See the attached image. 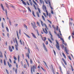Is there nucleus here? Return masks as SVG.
Wrapping results in <instances>:
<instances>
[{
  "label": "nucleus",
  "instance_id": "obj_44",
  "mask_svg": "<svg viewBox=\"0 0 74 74\" xmlns=\"http://www.w3.org/2000/svg\"><path fill=\"white\" fill-rule=\"evenodd\" d=\"M71 69L72 71H74V69H73V66H72V65H71Z\"/></svg>",
  "mask_w": 74,
  "mask_h": 74
},
{
  "label": "nucleus",
  "instance_id": "obj_36",
  "mask_svg": "<svg viewBox=\"0 0 74 74\" xmlns=\"http://www.w3.org/2000/svg\"><path fill=\"white\" fill-rule=\"evenodd\" d=\"M43 14L46 18H47V15H46V14H45V13H43Z\"/></svg>",
  "mask_w": 74,
  "mask_h": 74
},
{
  "label": "nucleus",
  "instance_id": "obj_10",
  "mask_svg": "<svg viewBox=\"0 0 74 74\" xmlns=\"http://www.w3.org/2000/svg\"><path fill=\"white\" fill-rule=\"evenodd\" d=\"M65 51L66 53L67 54V55H69V53H68V52L69 51V50L67 49V47H65Z\"/></svg>",
  "mask_w": 74,
  "mask_h": 74
},
{
  "label": "nucleus",
  "instance_id": "obj_38",
  "mask_svg": "<svg viewBox=\"0 0 74 74\" xmlns=\"http://www.w3.org/2000/svg\"><path fill=\"white\" fill-rule=\"evenodd\" d=\"M27 67V65L26 64H25L24 65V68H26Z\"/></svg>",
  "mask_w": 74,
  "mask_h": 74
},
{
  "label": "nucleus",
  "instance_id": "obj_30",
  "mask_svg": "<svg viewBox=\"0 0 74 74\" xmlns=\"http://www.w3.org/2000/svg\"><path fill=\"white\" fill-rule=\"evenodd\" d=\"M4 65L5 66H6V62L5 61V60H4Z\"/></svg>",
  "mask_w": 74,
  "mask_h": 74
},
{
  "label": "nucleus",
  "instance_id": "obj_21",
  "mask_svg": "<svg viewBox=\"0 0 74 74\" xmlns=\"http://www.w3.org/2000/svg\"><path fill=\"white\" fill-rule=\"evenodd\" d=\"M62 55H63L64 57V58L65 59H66V55L64 53H62Z\"/></svg>",
  "mask_w": 74,
  "mask_h": 74
},
{
  "label": "nucleus",
  "instance_id": "obj_60",
  "mask_svg": "<svg viewBox=\"0 0 74 74\" xmlns=\"http://www.w3.org/2000/svg\"><path fill=\"white\" fill-rule=\"evenodd\" d=\"M41 24L42 25H43L44 23H43V22H42V21H41Z\"/></svg>",
  "mask_w": 74,
  "mask_h": 74
},
{
  "label": "nucleus",
  "instance_id": "obj_11",
  "mask_svg": "<svg viewBox=\"0 0 74 74\" xmlns=\"http://www.w3.org/2000/svg\"><path fill=\"white\" fill-rule=\"evenodd\" d=\"M62 60L64 64H65V65H67V63H66V61L65 60H64V59L62 58Z\"/></svg>",
  "mask_w": 74,
  "mask_h": 74
},
{
  "label": "nucleus",
  "instance_id": "obj_13",
  "mask_svg": "<svg viewBox=\"0 0 74 74\" xmlns=\"http://www.w3.org/2000/svg\"><path fill=\"white\" fill-rule=\"evenodd\" d=\"M9 50L10 51V52H12V48H11V47H10V46H9Z\"/></svg>",
  "mask_w": 74,
  "mask_h": 74
},
{
  "label": "nucleus",
  "instance_id": "obj_6",
  "mask_svg": "<svg viewBox=\"0 0 74 74\" xmlns=\"http://www.w3.org/2000/svg\"><path fill=\"white\" fill-rule=\"evenodd\" d=\"M31 24L32 25V27H33L34 29H35V27H37L36 25V23L35 22H34V24H33L32 23H31Z\"/></svg>",
  "mask_w": 74,
  "mask_h": 74
},
{
  "label": "nucleus",
  "instance_id": "obj_16",
  "mask_svg": "<svg viewBox=\"0 0 74 74\" xmlns=\"http://www.w3.org/2000/svg\"><path fill=\"white\" fill-rule=\"evenodd\" d=\"M31 34L33 37H34V38H37V37H36V35H35L33 33H31Z\"/></svg>",
  "mask_w": 74,
  "mask_h": 74
},
{
  "label": "nucleus",
  "instance_id": "obj_34",
  "mask_svg": "<svg viewBox=\"0 0 74 74\" xmlns=\"http://www.w3.org/2000/svg\"><path fill=\"white\" fill-rule=\"evenodd\" d=\"M33 62L32 60L31 59H30V63L31 64H33Z\"/></svg>",
  "mask_w": 74,
  "mask_h": 74
},
{
  "label": "nucleus",
  "instance_id": "obj_24",
  "mask_svg": "<svg viewBox=\"0 0 74 74\" xmlns=\"http://www.w3.org/2000/svg\"><path fill=\"white\" fill-rule=\"evenodd\" d=\"M5 53L4 54L5 57L6 59H7V57L6 56V54H7V53L6 52V51H5Z\"/></svg>",
  "mask_w": 74,
  "mask_h": 74
},
{
  "label": "nucleus",
  "instance_id": "obj_33",
  "mask_svg": "<svg viewBox=\"0 0 74 74\" xmlns=\"http://www.w3.org/2000/svg\"><path fill=\"white\" fill-rule=\"evenodd\" d=\"M27 57H28V59H30V57H29V53H28L27 55Z\"/></svg>",
  "mask_w": 74,
  "mask_h": 74
},
{
  "label": "nucleus",
  "instance_id": "obj_23",
  "mask_svg": "<svg viewBox=\"0 0 74 74\" xmlns=\"http://www.w3.org/2000/svg\"><path fill=\"white\" fill-rule=\"evenodd\" d=\"M36 14L37 15L38 17L39 18L40 17V15H39V13H38V12H37Z\"/></svg>",
  "mask_w": 74,
  "mask_h": 74
},
{
  "label": "nucleus",
  "instance_id": "obj_58",
  "mask_svg": "<svg viewBox=\"0 0 74 74\" xmlns=\"http://www.w3.org/2000/svg\"><path fill=\"white\" fill-rule=\"evenodd\" d=\"M41 69H42V70L43 71H45V70H44L43 69V68H42V66H41Z\"/></svg>",
  "mask_w": 74,
  "mask_h": 74
},
{
  "label": "nucleus",
  "instance_id": "obj_42",
  "mask_svg": "<svg viewBox=\"0 0 74 74\" xmlns=\"http://www.w3.org/2000/svg\"><path fill=\"white\" fill-rule=\"evenodd\" d=\"M69 24L70 26V27L71 26H72V23H71V22H69Z\"/></svg>",
  "mask_w": 74,
  "mask_h": 74
},
{
  "label": "nucleus",
  "instance_id": "obj_46",
  "mask_svg": "<svg viewBox=\"0 0 74 74\" xmlns=\"http://www.w3.org/2000/svg\"><path fill=\"white\" fill-rule=\"evenodd\" d=\"M51 13L52 14H53V10H51Z\"/></svg>",
  "mask_w": 74,
  "mask_h": 74
},
{
  "label": "nucleus",
  "instance_id": "obj_15",
  "mask_svg": "<svg viewBox=\"0 0 74 74\" xmlns=\"http://www.w3.org/2000/svg\"><path fill=\"white\" fill-rule=\"evenodd\" d=\"M21 1L22 2V3L23 4H24L25 5H26L27 4L26 2H25V1H24L23 0H21Z\"/></svg>",
  "mask_w": 74,
  "mask_h": 74
},
{
  "label": "nucleus",
  "instance_id": "obj_48",
  "mask_svg": "<svg viewBox=\"0 0 74 74\" xmlns=\"http://www.w3.org/2000/svg\"><path fill=\"white\" fill-rule=\"evenodd\" d=\"M49 7L51 6V2H50V1L49 2Z\"/></svg>",
  "mask_w": 74,
  "mask_h": 74
},
{
  "label": "nucleus",
  "instance_id": "obj_61",
  "mask_svg": "<svg viewBox=\"0 0 74 74\" xmlns=\"http://www.w3.org/2000/svg\"><path fill=\"white\" fill-rule=\"evenodd\" d=\"M46 45H48V41H47L46 42Z\"/></svg>",
  "mask_w": 74,
  "mask_h": 74
},
{
  "label": "nucleus",
  "instance_id": "obj_18",
  "mask_svg": "<svg viewBox=\"0 0 74 74\" xmlns=\"http://www.w3.org/2000/svg\"><path fill=\"white\" fill-rule=\"evenodd\" d=\"M42 38V40L43 41H45V40H47V38H46V37H43V39Z\"/></svg>",
  "mask_w": 74,
  "mask_h": 74
},
{
  "label": "nucleus",
  "instance_id": "obj_43",
  "mask_svg": "<svg viewBox=\"0 0 74 74\" xmlns=\"http://www.w3.org/2000/svg\"><path fill=\"white\" fill-rule=\"evenodd\" d=\"M19 58H20L19 55H18V62H19Z\"/></svg>",
  "mask_w": 74,
  "mask_h": 74
},
{
  "label": "nucleus",
  "instance_id": "obj_1",
  "mask_svg": "<svg viewBox=\"0 0 74 74\" xmlns=\"http://www.w3.org/2000/svg\"><path fill=\"white\" fill-rule=\"evenodd\" d=\"M39 0L40 1V4H42L43 3V10L44 11H46L47 16H48V12L47 10V8H46V6H45V5H44V1L43 0L42 1V0Z\"/></svg>",
  "mask_w": 74,
  "mask_h": 74
},
{
  "label": "nucleus",
  "instance_id": "obj_32",
  "mask_svg": "<svg viewBox=\"0 0 74 74\" xmlns=\"http://www.w3.org/2000/svg\"><path fill=\"white\" fill-rule=\"evenodd\" d=\"M38 10V11L39 13H41V12L40 10V8H37Z\"/></svg>",
  "mask_w": 74,
  "mask_h": 74
},
{
  "label": "nucleus",
  "instance_id": "obj_57",
  "mask_svg": "<svg viewBox=\"0 0 74 74\" xmlns=\"http://www.w3.org/2000/svg\"><path fill=\"white\" fill-rule=\"evenodd\" d=\"M5 5L7 8H8V6L7 3H5Z\"/></svg>",
  "mask_w": 74,
  "mask_h": 74
},
{
  "label": "nucleus",
  "instance_id": "obj_59",
  "mask_svg": "<svg viewBox=\"0 0 74 74\" xmlns=\"http://www.w3.org/2000/svg\"><path fill=\"white\" fill-rule=\"evenodd\" d=\"M20 42L21 45H22V41H21V40H20Z\"/></svg>",
  "mask_w": 74,
  "mask_h": 74
},
{
  "label": "nucleus",
  "instance_id": "obj_29",
  "mask_svg": "<svg viewBox=\"0 0 74 74\" xmlns=\"http://www.w3.org/2000/svg\"><path fill=\"white\" fill-rule=\"evenodd\" d=\"M32 1H33V3H34V4H35V5H37V3H36V2H35V1H34V0H33Z\"/></svg>",
  "mask_w": 74,
  "mask_h": 74
},
{
  "label": "nucleus",
  "instance_id": "obj_28",
  "mask_svg": "<svg viewBox=\"0 0 74 74\" xmlns=\"http://www.w3.org/2000/svg\"><path fill=\"white\" fill-rule=\"evenodd\" d=\"M42 18L43 19V20L44 21H45V18L44 17V16L42 15Z\"/></svg>",
  "mask_w": 74,
  "mask_h": 74
},
{
  "label": "nucleus",
  "instance_id": "obj_4",
  "mask_svg": "<svg viewBox=\"0 0 74 74\" xmlns=\"http://www.w3.org/2000/svg\"><path fill=\"white\" fill-rule=\"evenodd\" d=\"M15 40L16 41V44L17 45H15V48L17 51H18V41H17V40H16V39H15Z\"/></svg>",
  "mask_w": 74,
  "mask_h": 74
},
{
  "label": "nucleus",
  "instance_id": "obj_49",
  "mask_svg": "<svg viewBox=\"0 0 74 74\" xmlns=\"http://www.w3.org/2000/svg\"><path fill=\"white\" fill-rule=\"evenodd\" d=\"M6 29L7 32H9V29H8V28H7V27H6Z\"/></svg>",
  "mask_w": 74,
  "mask_h": 74
},
{
  "label": "nucleus",
  "instance_id": "obj_64",
  "mask_svg": "<svg viewBox=\"0 0 74 74\" xmlns=\"http://www.w3.org/2000/svg\"><path fill=\"white\" fill-rule=\"evenodd\" d=\"M18 24H14V26H18Z\"/></svg>",
  "mask_w": 74,
  "mask_h": 74
},
{
  "label": "nucleus",
  "instance_id": "obj_55",
  "mask_svg": "<svg viewBox=\"0 0 74 74\" xmlns=\"http://www.w3.org/2000/svg\"><path fill=\"white\" fill-rule=\"evenodd\" d=\"M53 52L54 53V55H56V52H55V50H53Z\"/></svg>",
  "mask_w": 74,
  "mask_h": 74
},
{
  "label": "nucleus",
  "instance_id": "obj_37",
  "mask_svg": "<svg viewBox=\"0 0 74 74\" xmlns=\"http://www.w3.org/2000/svg\"><path fill=\"white\" fill-rule=\"evenodd\" d=\"M43 14L46 18H47V15H46V14H45V13H43Z\"/></svg>",
  "mask_w": 74,
  "mask_h": 74
},
{
  "label": "nucleus",
  "instance_id": "obj_40",
  "mask_svg": "<svg viewBox=\"0 0 74 74\" xmlns=\"http://www.w3.org/2000/svg\"><path fill=\"white\" fill-rule=\"evenodd\" d=\"M5 12L6 13V15L7 16V10H5Z\"/></svg>",
  "mask_w": 74,
  "mask_h": 74
},
{
  "label": "nucleus",
  "instance_id": "obj_50",
  "mask_svg": "<svg viewBox=\"0 0 74 74\" xmlns=\"http://www.w3.org/2000/svg\"><path fill=\"white\" fill-rule=\"evenodd\" d=\"M24 26L25 27L26 29H27V26L26 25H24Z\"/></svg>",
  "mask_w": 74,
  "mask_h": 74
},
{
  "label": "nucleus",
  "instance_id": "obj_27",
  "mask_svg": "<svg viewBox=\"0 0 74 74\" xmlns=\"http://www.w3.org/2000/svg\"><path fill=\"white\" fill-rule=\"evenodd\" d=\"M27 9H28V11H29L30 12H32V11H31V10H30V8H29V7H28Z\"/></svg>",
  "mask_w": 74,
  "mask_h": 74
},
{
  "label": "nucleus",
  "instance_id": "obj_63",
  "mask_svg": "<svg viewBox=\"0 0 74 74\" xmlns=\"http://www.w3.org/2000/svg\"><path fill=\"white\" fill-rule=\"evenodd\" d=\"M52 27H53V28L54 29H55V26H54V25H52Z\"/></svg>",
  "mask_w": 74,
  "mask_h": 74
},
{
  "label": "nucleus",
  "instance_id": "obj_12",
  "mask_svg": "<svg viewBox=\"0 0 74 74\" xmlns=\"http://www.w3.org/2000/svg\"><path fill=\"white\" fill-rule=\"evenodd\" d=\"M44 25H45V26L46 27V29H48V27H47V25H46L45 23H44L42 25V26H44Z\"/></svg>",
  "mask_w": 74,
  "mask_h": 74
},
{
  "label": "nucleus",
  "instance_id": "obj_41",
  "mask_svg": "<svg viewBox=\"0 0 74 74\" xmlns=\"http://www.w3.org/2000/svg\"><path fill=\"white\" fill-rule=\"evenodd\" d=\"M47 21H48V22H49L50 24H52V22H51V21H49V20L48 19H47Z\"/></svg>",
  "mask_w": 74,
  "mask_h": 74
},
{
  "label": "nucleus",
  "instance_id": "obj_47",
  "mask_svg": "<svg viewBox=\"0 0 74 74\" xmlns=\"http://www.w3.org/2000/svg\"><path fill=\"white\" fill-rule=\"evenodd\" d=\"M1 25H2V27L3 29V28H4V24H3V23H1Z\"/></svg>",
  "mask_w": 74,
  "mask_h": 74
},
{
  "label": "nucleus",
  "instance_id": "obj_56",
  "mask_svg": "<svg viewBox=\"0 0 74 74\" xmlns=\"http://www.w3.org/2000/svg\"><path fill=\"white\" fill-rule=\"evenodd\" d=\"M7 36H8V38H9L10 37H9L10 34H8V33L7 34Z\"/></svg>",
  "mask_w": 74,
  "mask_h": 74
},
{
  "label": "nucleus",
  "instance_id": "obj_54",
  "mask_svg": "<svg viewBox=\"0 0 74 74\" xmlns=\"http://www.w3.org/2000/svg\"><path fill=\"white\" fill-rule=\"evenodd\" d=\"M15 72L16 74H17V69H16L15 70Z\"/></svg>",
  "mask_w": 74,
  "mask_h": 74
},
{
  "label": "nucleus",
  "instance_id": "obj_39",
  "mask_svg": "<svg viewBox=\"0 0 74 74\" xmlns=\"http://www.w3.org/2000/svg\"><path fill=\"white\" fill-rule=\"evenodd\" d=\"M33 5H34V7L35 9L36 10H37V8H36V6H35V5L34 4Z\"/></svg>",
  "mask_w": 74,
  "mask_h": 74
},
{
  "label": "nucleus",
  "instance_id": "obj_2",
  "mask_svg": "<svg viewBox=\"0 0 74 74\" xmlns=\"http://www.w3.org/2000/svg\"><path fill=\"white\" fill-rule=\"evenodd\" d=\"M37 69V66L35 64H34V65H33L32 66V67H31V71L32 74H33V72H34L35 69Z\"/></svg>",
  "mask_w": 74,
  "mask_h": 74
},
{
  "label": "nucleus",
  "instance_id": "obj_62",
  "mask_svg": "<svg viewBox=\"0 0 74 74\" xmlns=\"http://www.w3.org/2000/svg\"><path fill=\"white\" fill-rule=\"evenodd\" d=\"M30 4H31V5H32L33 3H32V2H30Z\"/></svg>",
  "mask_w": 74,
  "mask_h": 74
},
{
  "label": "nucleus",
  "instance_id": "obj_31",
  "mask_svg": "<svg viewBox=\"0 0 74 74\" xmlns=\"http://www.w3.org/2000/svg\"><path fill=\"white\" fill-rule=\"evenodd\" d=\"M36 23L38 25V26H39V27H40V23H38V22H37Z\"/></svg>",
  "mask_w": 74,
  "mask_h": 74
},
{
  "label": "nucleus",
  "instance_id": "obj_45",
  "mask_svg": "<svg viewBox=\"0 0 74 74\" xmlns=\"http://www.w3.org/2000/svg\"><path fill=\"white\" fill-rule=\"evenodd\" d=\"M54 33L55 34H57V36L58 35V34L56 32V29H55Z\"/></svg>",
  "mask_w": 74,
  "mask_h": 74
},
{
  "label": "nucleus",
  "instance_id": "obj_17",
  "mask_svg": "<svg viewBox=\"0 0 74 74\" xmlns=\"http://www.w3.org/2000/svg\"><path fill=\"white\" fill-rule=\"evenodd\" d=\"M8 66H9V67H12V65H11V64H10V63L8 62Z\"/></svg>",
  "mask_w": 74,
  "mask_h": 74
},
{
  "label": "nucleus",
  "instance_id": "obj_3",
  "mask_svg": "<svg viewBox=\"0 0 74 74\" xmlns=\"http://www.w3.org/2000/svg\"><path fill=\"white\" fill-rule=\"evenodd\" d=\"M56 48L59 50V51H60V47L59 46V43H58V41L57 40H56Z\"/></svg>",
  "mask_w": 74,
  "mask_h": 74
},
{
  "label": "nucleus",
  "instance_id": "obj_22",
  "mask_svg": "<svg viewBox=\"0 0 74 74\" xmlns=\"http://www.w3.org/2000/svg\"><path fill=\"white\" fill-rule=\"evenodd\" d=\"M25 60H26V62L27 64V66H28V67H29V63H28V61H27V59H25Z\"/></svg>",
  "mask_w": 74,
  "mask_h": 74
},
{
  "label": "nucleus",
  "instance_id": "obj_14",
  "mask_svg": "<svg viewBox=\"0 0 74 74\" xmlns=\"http://www.w3.org/2000/svg\"><path fill=\"white\" fill-rule=\"evenodd\" d=\"M1 6L2 8V10L4 11H5V10H4V7H3V4H1Z\"/></svg>",
  "mask_w": 74,
  "mask_h": 74
},
{
  "label": "nucleus",
  "instance_id": "obj_26",
  "mask_svg": "<svg viewBox=\"0 0 74 74\" xmlns=\"http://www.w3.org/2000/svg\"><path fill=\"white\" fill-rule=\"evenodd\" d=\"M47 40H48L49 41V42H51V43H52V41H51V39L48 38H47Z\"/></svg>",
  "mask_w": 74,
  "mask_h": 74
},
{
  "label": "nucleus",
  "instance_id": "obj_52",
  "mask_svg": "<svg viewBox=\"0 0 74 74\" xmlns=\"http://www.w3.org/2000/svg\"><path fill=\"white\" fill-rule=\"evenodd\" d=\"M43 47L44 48H46V47H45V45L44 43H43Z\"/></svg>",
  "mask_w": 74,
  "mask_h": 74
},
{
  "label": "nucleus",
  "instance_id": "obj_51",
  "mask_svg": "<svg viewBox=\"0 0 74 74\" xmlns=\"http://www.w3.org/2000/svg\"><path fill=\"white\" fill-rule=\"evenodd\" d=\"M59 29V27H58V26H57V28H56V30L57 31L58 30V29Z\"/></svg>",
  "mask_w": 74,
  "mask_h": 74
},
{
  "label": "nucleus",
  "instance_id": "obj_7",
  "mask_svg": "<svg viewBox=\"0 0 74 74\" xmlns=\"http://www.w3.org/2000/svg\"><path fill=\"white\" fill-rule=\"evenodd\" d=\"M49 34L51 36V37H50V38L51 40H52L53 41V36H52V34H51V32H50L49 31Z\"/></svg>",
  "mask_w": 74,
  "mask_h": 74
},
{
  "label": "nucleus",
  "instance_id": "obj_8",
  "mask_svg": "<svg viewBox=\"0 0 74 74\" xmlns=\"http://www.w3.org/2000/svg\"><path fill=\"white\" fill-rule=\"evenodd\" d=\"M49 34L51 36V37H50V38L51 40H52L53 41V36H52V34H51V32H50L49 31Z\"/></svg>",
  "mask_w": 74,
  "mask_h": 74
},
{
  "label": "nucleus",
  "instance_id": "obj_25",
  "mask_svg": "<svg viewBox=\"0 0 74 74\" xmlns=\"http://www.w3.org/2000/svg\"><path fill=\"white\" fill-rule=\"evenodd\" d=\"M24 34H25V36H27V37H28V38H30V36H29L27 34L25 33H24Z\"/></svg>",
  "mask_w": 74,
  "mask_h": 74
},
{
  "label": "nucleus",
  "instance_id": "obj_5",
  "mask_svg": "<svg viewBox=\"0 0 74 74\" xmlns=\"http://www.w3.org/2000/svg\"><path fill=\"white\" fill-rule=\"evenodd\" d=\"M57 36H58V38H60V40H62V44H64V41L63 39V38H62V37L60 36L59 35V34H58Z\"/></svg>",
  "mask_w": 74,
  "mask_h": 74
},
{
  "label": "nucleus",
  "instance_id": "obj_35",
  "mask_svg": "<svg viewBox=\"0 0 74 74\" xmlns=\"http://www.w3.org/2000/svg\"><path fill=\"white\" fill-rule=\"evenodd\" d=\"M32 14L34 17H36V16L34 15V12L33 11H32Z\"/></svg>",
  "mask_w": 74,
  "mask_h": 74
},
{
  "label": "nucleus",
  "instance_id": "obj_53",
  "mask_svg": "<svg viewBox=\"0 0 74 74\" xmlns=\"http://www.w3.org/2000/svg\"><path fill=\"white\" fill-rule=\"evenodd\" d=\"M51 15V13H49V18H50Z\"/></svg>",
  "mask_w": 74,
  "mask_h": 74
},
{
  "label": "nucleus",
  "instance_id": "obj_19",
  "mask_svg": "<svg viewBox=\"0 0 74 74\" xmlns=\"http://www.w3.org/2000/svg\"><path fill=\"white\" fill-rule=\"evenodd\" d=\"M43 62L45 64V65H46V66L47 68V69H49L48 66H47V64L46 63V62H45L44 61H43Z\"/></svg>",
  "mask_w": 74,
  "mask_h": 74
},
{
  "label": "nucleus",
  "instance_id": "obj_20",
  "mask_svg": "<svg viewBox=\"0 0 74 74\" xmlns=\"http://www.w3.org/2000/svg\"><path fill=\"white\" fill-rule=\"evenodd\" d=\"M16 33H17V36L18 38V40L19 39V35H18V31H16Z\"/></svg>",
  "mask_w": 74,
  "mask_h": 74
},
{
  "label": "nucleus",
  "instance_id": "obj_9",
  "mask_svg": "<svg viewBox=\"0 0 74 74\" xmlns=\"http://www.w3.org/2000/svg\"><path fill=\"white\" fill-rule=\"evenodd\" d=\"M42 29L43 32H44L46 34H47L48 32V31H47V29H46V28H45V31L44 28H43Z\"/></svg>",
  "mask_w": 74,
  "mask_h": 74
}]
</instances>
